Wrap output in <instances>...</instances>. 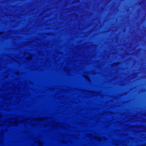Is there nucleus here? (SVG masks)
<instances>
[{
	"label": "nucleus",
	"instance_id": "1",
	"mask_svg": "<svg viewBox=\"0 0 146 146\" xmlns=\"http://www.w3.org/2000/svg\"><path fill=\"white\" fill-rule=\"evenodd\" d=\"M11 121L13 122H12L10 123V125H16L17 123V120L15 119H13L11 120Z\"/></svg>",
	"mask_w": 146,
	"mask_h": 146
},
{
	"label": "nucleus",
	"instance_id": "2",
	"mask_svg": "<svg viewBox=\"0 0 146 146\" xmlns=\"http://www.w3.org/2000/svg\"><path fill=\"white\" fill-rule=\"evenodd\" d=\"M95 138L97 140H98L99 141H101V140H102L101 139V138H100V137H95Z\"/></svg>",
	"mask_w": 146,
	"mask_h": 146
}]
</instances>
